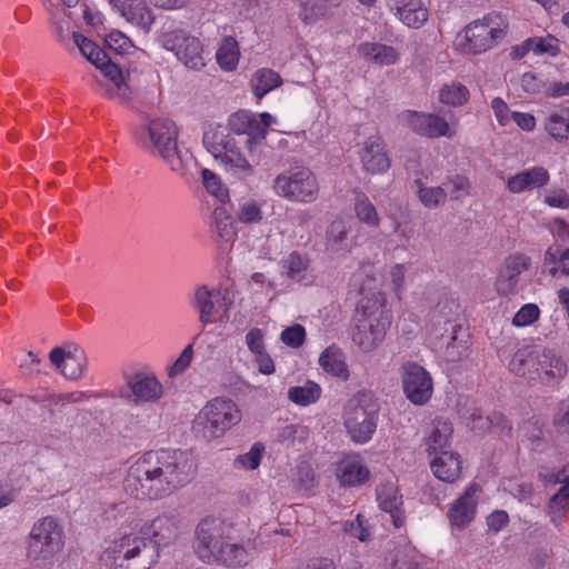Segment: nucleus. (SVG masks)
Instances as JSON below:
<instances>
[{
  "instance_id": "nucleus-52",
  "label": "nucleus",
  "mask_w": 569,
  "mask_h": 569,
  "mask_svg": "<svg viewBox=\"0 0 569 569\" xmlns=\"http://www.w3.org/2000/svg\"><path fill=\"white\" fill-rule=\"evenodd\" d=\"M328 7L327 3L306 2L302 4L299 16L306 23H312L327 14Z\"/></svg>"
},
{
  "instance_id": "nucleus-6",
  "label": "nucleus",
  "mask_w": 569,
  "mask_h": 569,
  "mask_svg": "<svg viewBox=\"0 0 569 569\" xmlns=\"http://www.w3.org/2000/svg\"><path fill=\"white\" fill-rule=\"evenodd\" d=\"M178 129L173 121L168 119L151 120L140 133V142L151 153L163 159L172 171L182 168V160L177 147Z\"/></svg>"
},
{
  "instance_id": "nucleus-24",
  "label": "nucleus",
  "mask_w": 569,
  "mask_h": 569,
  "mask_svg": "<svg viewBox=\"0 0 569 569\" xmlns=\"http://www.w3.org/2000/svg\"><path fill=\"white\" fill-rule=\"evenodd\" d=\"M457 310L458 305L456 301L448 298L440 300L432 310V320L439 323L440 320L443 319L445 323L451 327L452 333L450 341L447 343V353L451 360H459L462 356L461 351L455 352L456 342L459 340L458 332L461 331V327L453 325L451 321V316L456 313Z\"/></svg>"
},
{
  "instance_id": "nucleus-30",
  "label": "nucleus",
  "mask_w": 569,
  "mask_h": 569,
  "mask_svg": "<svg viewBox=\"0 0 569 569\" xmlns=\"http://www.w3.org/2000/svg\"><path fill=\"white\" fill-rule=\"evenodd\" d=\"M452 425L442 418L433 420L432 430L427 439V451L430 456L440 455L442 451H448L449 441L452 436Z\"/></svg>"
},
{
  "instance_id": "nucleus-25",
  "label": "nucleus",
  "mask_w": 569,
  "mask_h": 569,
  "mask_svg": "<svg viewBox=\"0 0 569 569\" xmlns=\"http://www.w3.org/2000/svg\"><path fill=\"white\" fill-rule=\"evenodd\" d=\"M361 162L365 170L371 173H381L389 169L390 159L380 138L370 139L365 143Z\"/></svg>"
},
{
  "instance_id": "nucleus-16",
  "label": "nucleus",
  "mask_w": 569,
  "mask_h": 569,
  "mask_svg": "<svg viewBox=\"0 0 569 569\" xmlns=\"http://www.w3.org/2000/svg\"><path fill=\"white\" fill-rule=\"evenodd\" d=\"M127 390H120L119 396L129 402H156L163 393L162 385L153 376L142 372L126 377Z\"/></svg>"
},
{
  "instance_id": "nucleus-64",
  "label": "nucleus",
  "mask_w": 569,
  "mask_h": 569,
  "mask_svg": "<svg viewBox=\"0 0 569 569\" xmlns=\"http://www.w3.org/2000/svg\"><path fill=\"white\" fill-rule=\"evenodd\" d=\"M511 118L522 130H526V131L533 130V128L536 126L535 117L529 113L512 112Z\"/></svg>"
},
{
  "instance_id": "nucleus-32",
  "label": "nucleus",
  "mask_w": 569,
  "mask_h": 569,
  "mask_svg": "<svg viewBox=\"0 0 569 569\" xmlns=\"http://www.w3.org/2000/svg\"><path fill=\"white\" fill-rule=\"evenodd\" d=\"M120 14L132 26L139 28L144 33L151 30L154 22V14L152 9L144 0H138L134 3L128 4V8L120 12Z\"/></svg>"
},
{
  "instance_id": "nucleus-11",
  "label": "nucleus",
  "mask_w": 569,
  "mask_h": 569,
  "mask_svg": "<svg viewBox=\"0 0 569 569\" xmlns=\"http://www.w3.org/2000/svg\"><path fill=\"white\" fill-rule=\"evenodd\" d=\"M159 41L166 50L174 52L186 67L199 70L204 66L199 39L190 36L187 31L182 29L163 31Z\"/></svg>"
},
{
  "instance_id": "nucleus-44",
  "label": "nucleus",
  "mask_w": 569,
  "mask_h": 569,
  "mask_svg": "<svg viewBox=\"0 0 569 569\" xmlns=\"http://www.w3.org/2000/svg\"><path fill=\"white\" fill-rule=\"evenodd\" d=\"M418 552L411 546H403L395 550L389 569H421Z\"/></svg>"
},
{
  "instance_id": "nucleus-26",
  "label": "nucleus",
  "mask_w": 569,
  "mask_h": 569,
  "mask_svg": "<svg viewBox=\"0 0 569 569\" xmlns=\"http://www.w3.org/2000/svg\"><path fill=\"white\" fill-rule=\"evenodd\" d=\"M94 66L111 81V87L107 88V93L110 97H118L122 100L129 97V87L124 80L123 72L108 54H106L103 60L94 63Z\"/></svg>"
},
{
  "instance_id": "nucleus-5",
  "label": "nucleus",
  "mask_w": 569,
  "mask_h": 569,
  "mask_svg": "<svg viewBox=\"0 0 569 569\" xmlns=\"http://www.w3.org/2000/svg\"><path fill=\"white\" fill-rule=\"evenodd\" d=\"M380 406L370 391H359L345 408V426L355 442H368L376 431Z\"/></svg>"
},
{
  "instance_id": "nucleus-12",
  "label": "nucleus",
  "mask_w": 569,
  "mask_h": 569,
  "mask_svg": "<svg viewBox=\"0 0 569 569\" xmlns=\"http://www.w3.org/2000/svg\"><path fill=\"white\" fill-rule=\"evenodd\" d=\"M228 531L226 522L219 518H206L196 528L194 550L203 562L212 563L214 553L224 542Z\"/></svg>"
},
{
  "instance_id": "nucleus-28",
  "label": "nucleus",
  "mask_w": 569,
  "mask_h": 569,
  "mask_svg": "<svg viewBox=\"0 0 569 569\" xmlns=\"http://www.w3.org/2000/svg\"><path fill=\"white\" fill-rule=\"evenodd\" d=\"M377 497L380 507L388 512L393 526L400 528L405 523V515L401 510L402 498L398 496L397 489L391 485H383L377 488Z\"/></svg>"
},
{
  "instance_id": "nucleus-29",
  "label": "nucleus",
  "mask_w": 569,
  "mask_h": 569,
  "mask_svg": "<svg viewBox=\"0 0 569 569\" xmlns=\"http://www.w3.org/2000/svg\"><path fill=\"white\" fill-rule=\"evenodd\" d=\"M252 559V553L244 546L224 541L214 553L212 563L222 565L228 568L247 566Z\"/></svg>"
},
{
  "instance_id": "nucleus-13",
  "label": "nucleus",
  "mask_w": 569,
  "mask_h": 569,
  "mask_svg": "<svg viewBox=\"0 0 569 569\" xmlns=\"http://www.w3.org/2000/svg\"><path fill=\"white\" fill-rule=\"evenodd\" d=\"M401 380L406 397L417 406H422L432 396V379L421 366L407 362L401 367Z\"/></svg>"
},
{
  "instance_id": "nucleus-4",
  "label": "nucleus",
  "mask_w": 569,
  "mask_h": 569,
  "mask_svg": "<svg viewBox=\"0 0 569 569\" xmlns=\"http://www.w3.org/2000/svg\"><path fill=\"white\" fill-rule=\"evenodd\" d=\"M241 143L242 141L222 127L211 129L203 134V144L214 159L224 164L228 171L241 179H248L254 173V164L242 156L239 148Z\"/></svg>"
},
{
  "instance_id": "nucleus-50",
  "label": "nucleus",
  "mask_w": 569,
  "mask_h": 569,
  "mask_svg": "<svg viewBox=\"0 0 569 569\" xmlns=\"http://www.w3.org/2000/svg\"><path fill=\"white\" fill-rule=\"evenodd\" d=\"M237 218L242 223H256L262 219V211L256 201L249 200L239 206Z\"/></svg>"
},
{
  "instance_id": "nucleus-34",
  "label": "nucleus",
  "mask_w": 569,
  "mask_h": 569,
  "mask_svg": "<svg viewBox=\"0 0 569 569\" xmlns=\"http://www.w3.org/2000/svg\"><path fill=\"white\" fill-rule=\"evenodd\" d=\"M319 365L326 372L335 377H339L343 380H347L349 377V371L343 360V355L340 349L335 346L328 347L320 355Z\"/></svg>"
},
{
  "instance_id": "nucleus-23",
  "label": "nucleus",
  "mask_w": 569,
  "mask_h": 569,
  "mask_svg": "<svg viewBox=\"0 0 569 569\" xmlns=\"http://www.w3.org/2000/svg\"><path fill=\"white\" fill-rule=\"evenodd\" d=\"M537 346H525L518 349L510 362L509 369L518 377L525 378L529 382H535L541 376L536 367Z\"/></svg>"
},
{
  "instance_id": "nucleus-47",
  "label": "nucleus",
  "mask_w": 569,
  "mask_h": 569,
  "mask_svg": "<svg viewBox=\"0 0 569 569\" xmlns=\"http://www.w3.org/2000/svg\"><path fill=\"white\" fill-rule=\"evenodd\" d=\"M72 38L81 53L92 63H97L106 58V52L93 41L79 32H73Z\"/></svg>"
},
{
  "instance_id": "nucleus-35",
  "label": "nucleus",
  "mask_w": 569,
  "mask_h": 569,
  "mask_svg": "<svg viewBox=\"0 0 569 569\" xmlns=\"http://www.w3.org/2000/svg\"><path fill=\"white\" fill-rule=\"evenodd\" d=\"M358 52L367 60L381 66L393 64L398 59V54L392 47L381 43H361L358 47Z\"/></svg>"
},
{
  "instance_id": "nucleus-45",
  "label": "nucleus",
  "mask_w": 569,
  "mask_h": 569,
  "mask_svg": "<svg viewBox=\"0 0 569 569\" xmlns=\"http://www.w3.org/2000/svg\"><path fill=\"white\" fill-rule=\"evenodd\" d=\"M217 61L224 70H232L238 62L237 42L233 38L223 39L217 51Z\"/></svg>"
},
{
  "instance_id": "nucleus-14",
  "label": "nucleus",
  "mask_w": 569,
  "mask_h": 569,
  "mask_svg": "<svg viewBox=\"0 0 569 569\" xmlns=\"http://www.w3.org/2000/svg\"><path fill=\"white\" fill-rule=\"evenodd\" d=\"M228 131L238 140L242 141L251 157L257 152H261L263 144V126L259 127L258 118L247 111H238L229 118Z\"/></svg>"
},
{
  "instance_id": "nucleus-55",
  "label": "nucleus",
  "mask_w": 569,
  "mask_h": 569,
  "mask_svg": "<svg viewBox=\"0 0 569 569\" xmlns=\"http://www.w3.org/2000/svg\"><path fill=\"white\" fill-rule=\"evenodd\" d=\"M342 530L351 537L358 538L360 541H365L369 537L368 528L365 526V519L361 515H358L355 521H345L342 523Z\"/></svg>"
},
{
  "instance_id": "nucleus-17",
  "label": "nucleus",
  "mask_w": 569,
  "mask_h": 569,
  "mask_svg": "<svg viewBox=\"0 0 569 569\" xmlns=\"http://www.w3.org/2000/svg\"><path fill=\"white\" fill-rule=\"evenodd\" d=\"M479 491L480 487L477 483H471L451 505L447 516L452 527L463 529L475 519Z\"/></svg>"
},
{
  "instance_id": "nucleus-21",
  "label": "nucleus",
  "mask_w": 569,
  "mask_h": 569,
  "mask_svg": "<svg viewBox=\"0 0 569 569\" xmlns=\"http://www.w3.org/2000/svg\"><path fill=\"white\" fill-rule=\"evenodd\" d=\"M388 6L409 28L418 29L428 20V9L421 0H388Z\"/></svg>"
},
{
  "instance_id": "nucleus-31",
  "label": "nucleus",
  "mask_w": 569,
  "mask_h": 569,
  "mask_svg": "<svg viewBox=\"0 0 569 569\" xmlns=\"http://www.w3.org/2000/svg\"><path fill=\"white\" fill-rule=\"evenodd\" d=\"M369 469L357 459H346L337 469L340 485L345 487L360 486L369 479Z\"/></svg>"
},
{
  "instance_id": "nucleus-38",
  "label": "nucleus",
  "mask_w": 569,
  "mask_h": 569,
  "mask_svg": "<svg viewBox=\"0 0 569 569\" xmlns=\"http://www.w3.org/2000/svg\"><path fill=\"white\" fill-rule=\"evenodd\" d=\"M320 396V386L310 380H308L303 386L291 387L288 390L289 400L299 406H309L315 403Z\"/></svg>"
},
{
  "instance_id": "nucleus-19",
  "label": "nucleus",
  "mask_w": 569,
  "mask_h": 569,
  "mask_svg": "<svg viewBox=\"0 0 569 569\" xmlns=\"http://www.w3.org/2000/svg\"><path fill=\"white\" fill-rule=\"evenodd\" d=\"M51 363L68 379H79L87 366L83 352L74 349V352L66 351L61 347L53 348L49 353Z\"/></svg>"
},
{
  "instance_id": "nucleus-9",
  "label": "nucleus",
  "mask_w": 569,
  "mask_h": 569,
  "mask_svg": "<svg viewBox=\"0 0 569 569\" xmlns=\"http://www.w3.org/2000/svg\"><path fill=\"white\" fill-rule=\"evenodd\" d=\"M273 189L288 200L310 203L318 198L319 183L310 169L301 167L277 176Z\"/></svg>"
},
{
  "instance_id": "nucleus-49",
  "label": "nucleus",
  "mask_w": 569,
  "mask_h": 569,
  "mask_svg": "<svg viewBox=\"0 0 569 569\" xmlns=\"http://www.w3.org/2000/svg\"><path fill=\"white\" fill-rule=\"evenodd\" d=\"M202 180L206 189L221 202H224L228 198V190L222 186L219 177L209 169H203Z\"/></svg>"
},
{
  "instance_id": "nucleus-3",
  "label": "nucleus",
  "mask_w": 569,
  "mask_h": 569,
  "mask_svg": "<svg viewBox=\"0 0 569 569\" xmlns=\"http://www.w3.org/2000/svg\"><path fill=\"white\" fill-rule=\"evenodd\" d=\"M385 302L381 293H373L362 299L357 307V325L352 339L365 352L376 348L391 326L392 316Z\"/></svg>"
},
{
  "instance_id": "nucleus-42",
  "label": "nucleus",
  "mask_w": 569,
  "mask_h": 569,
  "mask_svg": "<svg viewBox=\"0 0 569 569\" xmlns=\"http://www.w3.org/2000/svg\"><path fill=\"white\" fill-rule=\"evenodd\" d=\"M283 268L288 278L302 281L309 268V259L306 254L293 251L283 261Z\"/></svg>"
},
{
  "instance_id": "nucleus-15",
  "label": "nucleus",
  "mask_w": 569,
  "mask_h": 569,
  "mask_svg": "<svg viewBox=\"0 0 569 569\" xmlns=\"http://www.w3.org/2000/svg\"><path fill=\"white\" fill-rule=\"evenodd\" d=\"M398 121L419 136L427 138L451 137L449 123L438 114L405 110Z\"/></svg>"
},
{
  "instance_id": "nucleus-63",
  "label": "nucleus",
  "mask_w": 569,
  "mask_h": 569,
  "mask_svg": "<svg viewBox=\"0 0 569 569\" xmlns=\"http://www.w3.org/2000/svg\"><path fill=\"white\" fill-rule=\"evenodd\" d=\"M491 107L500 124L505 126L509 121L508 104L501 98H495Z\"/></svg>"
},
{
  "instance_id": "nucleus-57",
  "label": "nucleus",
  "mask_w": 569,
  "mask_h": 569,
  "mask_svg": "<svg viewBox=\"0 0 569 569\" xmlns=\"http://www.w3.org/2000/svg\"><path fill=\"white\" fill-rule=\"evenodd\" d=\"M106 43L110 49L120 54L124 53L130 47H132L131 40L119 31L109 33L106 38Z\"/></svg>"
},
{
  "instance_id": "nucleus-59",
  "label": "nucleus",
  "mask_w": 569,
  "mask_h": 569,
  "mask_svg": "<svg viewBox=\"0 0 569 569\" xmlns=\"http://www.w3.org/2000/svg\"><path fill=\"white\" fill-rule=\"evenodd\" d=\"M246 343L249 350L254 355H259L266 351L263 333L259 328H253L246 335Z\"/></svg>"
},
{
  "instance_id": "nucleus-36",
  "label": "nucleus",
  "mask_w": 569,
  "mask_h": 569,
  "mask_svg": "<svg viewBox=\"0 0 569 569\" xmlns=\"http://www.w3.org/2000/svg\"><path fill=\"white\" fill-rule=\"evenodd\" d=\"M349 229L346 222L337 219L331 222L327 230V249L336 254H342L349 250Z\"/></svg>"
},
{
  "instance_id": "nucleus-40",
  "label": "nucleus",
  "mask_w": 569,
  "mask_h": 569,
  "mask_svg": "<svg viewBox=\"0 0 569 569\" xmlns=\"http://www.w3.org/2000/svg\"><path fill=\"white\" fill-rule=\"evenodd\" d=\"M546 130L556 140L569 138V108L561 109L549 116L546 122Z\"/></svg>"
},
{
  "instance_id": "nucleus-20",
  "label": "nucleus",
  "mask_w": 569,
  "mask_h": 569,
  "mask_svg": "<svg viewBox=\"0 0 569 569\" xmlns=\"http://www.w3.org/2000/svg\"><path fill=\"white\" fill-rule=\"evenodd\" d=\"M536 367L537 371L541 372L538 380L546 385L563 378L567 373L565 361L552 350L539 346H537Z\"/></svg>"
},
{
  "instance_id": "nucleus-37",
  "label": "nucleus",
  "mask_w": 569,
  "mask_h": 569,
  "mask_svg": "<svg viewBox=\"0 0 569 569\" xmlns=\"http://www.w3.org/2000/svg\"><path fill=\"white\" fill-rule=\"evenodd\" d=\"M281 82L279 73L271 69H261L254 73L251 80V87L254 96L261 99L269 91L279 87Z\"/></svg>"
},
{
  "instance_id": "nucleus-1",
  "label": "nucleus",
  "mask_w": 569,
  "mask_h": 569,
  "mask_svg": "<svg viewBox=\"0 0 569 569\" xmlns=\"http://www.w3.org/2000/svg\"><path fill=\"white\" fill-rule=\"evenodd\" d=\"M197 467L191 455L180 449L144 452L128 469L123 480L127 493L137 499H162L186 487Z\"/></svg>"
},
{
  "instance_id": "nucleus-2",
  "label": "nucleus",
  "mask_w": 569,
  "mask_h": 569,
  "mask_svg": "<svg viewBox=\"0 0 569 569\" xmlns=\"http://www.w3.org/2000/svg\"><path fill=\"white\" fill-rule=\"evenodd\" d=\"M179 535V519L163 512L144 522L139 535H123L113 542V563L119 569H150L157 562L161 546H168Z\"/></svg>"
},
{
  "instance_id": "nucleus-62",
  "label": "nucleus",
  "mask_w": 569,
  "mask_h": 569,
  "mask_svg": "<svg viewBox=\"0 0 569 569\" xmlns=\"http://www.w3.org/2000/svg\"><path fill=\"white\" fill-rule=\"evenodd\" d=\"M296 477L297 481L301 485L302 488L309 489L313 486L315 472L309 465H300L297 469Z\"/></svg>"
},
{
  "instance_id": "nucleus-58",
  "label": "nucleus",
  "mask_w": 569,
  "mask_h": 569,
  "mask_svg": "<svg viewBox=\"0 0 569 569\" xmlns=\"http://www.w3.org/2000/svg\"><path fill=\"white\" fill-rule=\"evenodd\" d=\"M193 356V348L192 345H188L182 352L180 353L179 358L173 362V365L169 369V376L173 377L176 375L182 373L190 365Z\"/></svg>"
},
{
  "instance_id": "nucleus-7",
  "label": "nucleus",
  "mask_w": 569,
  "mask_h": 569,
  "mask_svg": "<svg viewBox=\"0 0 569 569\" xmlns=\"http://www.w3.org/2000/svg\"><path fill=\"white\" fill-rule=\"evenodd\" d=\"M241 420V412L230 399L214 398L197 416L193 430L204 440L210 441L224 435Z\"/></svg>"
},
{
  "instance_id": "nucleus-46",
  "label": "nucleus",
  "mask_w": 569,
  "mask_h": 569,
  "mask_svg": "<svg viewBox=\"0 0 569 569\" xmlns=\"http://www.w3.org/2000/svg\"><path fill=\"white\" fill-rule=\"evenodd\" d=\"M442 187L447 190V196H450L451 200L462 201L470 192V182L468 178L460 174L449 177Z\"/></svg>"
},
{
  "instance_id": "nucleus-41",
  "label": "nucleus",
  "mask_w": 569,
  "mask_h": 569,
  "mask_svg": "<svg viewBox=\"0 0 569 569\" xmlns=\"http://www.w3.org/2000/svg\"><path fill=\"white\" fill-rule=\"evenodd\" d=\"M418 187L417 197L421 203L429 209L442 206L447 200V190L442 187H426L422 186L420 180H416Z\"/></svg>"
},
{
  "instance_id": "nucleus-54",
  "label": "nucleus",
  "mask_w": 569,
  "mask_h": 569,
  "mask_svg": "<svg viewBox=\"0 0 569 569\" xmlns=\"http://www.w3.org/2000/svg\"><path fill=\"white\" fill-rule=\"evenodd\" d=\"M540 315L539 308L533 303H528L515 315L512 323L518 327H523L535 322Z\"/></svg>"
},
{
  "instance_id": "nucleus-18",
  "label": "nucleus",
  "mask_w": 569,
  "mask_h": 569,
  "mask_svg": "<svg viewBox=\"0 0 569 569\" xmlns=\"http://www.w3.org/2000/svg\"><path fill=\"white\" fill-rule=\"evenodd\" d=\"M531 259L523 253L510 254L501 269L497 281L496 289L499 295L508 296L515 291L519 281V276L529 269Z\"/></svg>"
},
{
  "instance_id": "nucleus-8",
  "label": "nucleus",
  "mask_w": 569,
  "mask_h": 569,
  "mask_svg": "<svg viewBox=\"0 0 569 569\" xmlns=\"http://www.w3.org/2000/svg\"><path fill=\"white\" fill-rule=\"evenodd\" d=\"M62 528L53 517H44L36 522L29 535L28 558L38 567H48L62 550Z\"/></svg>"
},
{
  "instance_id": "nucleus-61",
  "label": "nucleus",
  "mask_w": 569,
  "mask_h": 569,
  "mask_svg": "<svg viewBox=\"0 0 569 569\" xmlns=\"http://www.w3.org/2000/svg\"><path fill=\"white\" fill-rule=\"evenodd\" d=\"M545 202L550 207L568 209L569 208V193L562 189L555 190L545 197Z\"/></svg>"
},
{
  "instance_id": "nucleus-51",
  "label": "nucleus",
  "mask_w": 569,
  "mask_h": 569,
  "mask_svg": "<svg viewBox=\"0 0 569 569\" xmlns=\"http://www.w3.org/2000/svg\"><path fill=\"white\" fill-rule=\"evenodd\" d=\"M569 509V481H566L560 489L550 498L548 503L549 513H563Z\"/></svg>"
},
{
  "instance_id": "nucleus-27",
  "label": "nucleus",
  "mask_w": 569,
  "mask_h": 569,
  "mask_svg": "<svg viewBox=\"0 0 569 569\" xmlns=\"http://www.w3.org/2000/svg\"><path fill=\"white\" fill-rule=\"evenodd\" d=\"M430 465L433 475L445 482H453L461 471L460 457L451 450L435 456Z\"/></svg>"
},
{
  "instance_id": "nucleus-53",
  "label": "nucleus",
  "mask_w": 569,
  "mask_h": 569,
  "mask_svg": "<svg viewBox=\"0 0 569 569\" xmlns=\"http://www.w3.org/2000/svg\"><path fill=\"white\" fill-rule=\"evenodd\" d=\"M306 330L301 325H293L281 332V340L291 348H299L305 342Z\"/></svg>"
},
{
  "instance_id": "nucleus-39",
  "label": "nucleus",
  "mask_w": 569,
  "mask_h": 569,
  "mask_svg": "<svg viewBox=\"0 0 569 569\" xmlns=\"http://www.w3.org/2000/svg\"><path fill=\"white\" fill-rule=\"evenodd\" d=\"M439 100L450 107H460L469 100V90L460 82H451L439 90Z\"/></svg>"
},
{
  "instance_id": "nucleus-48",
  "label": "nucleus",
  "mask_w": 569,
  "mask_h": 569,
  "mask_svg": "<svg viewBox=\"0 0 569 569\" xmlns=\"http://www.w3.org/2000/svg\"><path fill=\"white\" fill-rule=\"evenodd\" d=\"M264 447L260 442H256L250 451L247 453L240 455L236 458L234 465L238 468L254 470L259 467L262 452Z\"/></svg>"
},
{
  "instance_id": "nucleus-10",
  "label": "nucleus",
  "mask_w": 569,
  "mask_h": 569,
  "mask_svg": "<svg viewBox=\"0 0 569 569\" xmlns=\"http://www.w3.org/2000/svg\"><path fill=\"white\" fill-rule=\"evenodd\" d=\"M498 16H486L482 20L469 23L459 42V47L467 53L479 54L496 46L506 34L496 19Z\"/></svg>"
},
{
  "instance_id": "nucleus-22",
  "label": "nucleus",
  "mask_w": 569,
  "mask_h": 569,
  "mask_svg": "<svg viewBox=\"0 0 569 569\" xmlns=\"http://www.w3.org/2000/svg\"><path fill=\"white\" fill-rule=\"evenodd\" d=\"M549 172L543 167L522 170L507 180V188L512 193L541 188L549 181Z\"/></svg>"
},
{
  "instance_id": "nucleus-56",
  "label": "nucleus",
  "mask_w": 569,
  "mask_h": 569,
  "mask_svg": "<svg viewBox=\"0 0 569 569\" xmlns=\"http://www.w3.org/2000/svg\"><path fill=\"white\" fill-rule=\"evenodd\" d=\"M530 41H532L531 50L536 54L548 53L555 57L560 51L558 44L556 43V39L553 38H530Z\"/></svg>"
},
{
  "instance_id": "nucleus-60",
  "label": "nucleus",
  "mask_w": 569,
  "mask_h": 569,
  "mask_svg": "<svg viewBox=\"0 0 569 569\" xmlns=\"http://www.w3.org/2000/svg\"><path fill=\"white\" fill-rule=\"evenodd\" d=\"M509 522V516L503 510H496L487 517V526L495 533L499 532Z\"/></svg>"
},
{
  "instance_id": "nucleus-33",
  "label": "nucleus",
  "mask_w": 569,
  "mask_h": 569,
  "mask_svg": "<svg viewBox=\"0 0 569 569\" xmlns=\"http://www.w3.org/2000/svg\"><path fill=\"white\" fill-rule=\"evenodd\" d=\"M219 295L218 291L209 289L207 286H200L196 289L193 295V305L199 312V320L203 325L213 321L216 313L214 298Z\"/></svg>"
},
{
  "instance_id": "nucleus-43",
  "label": "nucleus",
  "mask_w": 569,
  "mask_h": 569,
  "mask_svg": "<svg viewBox=\"0 0 569 569\" xmlns=\"http://www.w3.org/2000/svg\"><path fill=\"white\" fill-rule=\"evenodd\" d=\"M355 201V210L358 219L370 227L379 226L380 219L378 212L368 197L362 192H358Z\"/></svg>"
}]
</instances>
